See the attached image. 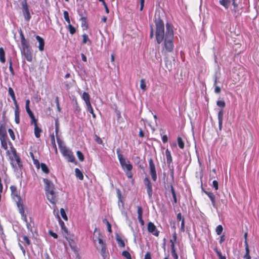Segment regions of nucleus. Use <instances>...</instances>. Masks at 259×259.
Instances as JSON below:
<instances>
[{
    "label": "nucleus",
    "mask_w": 259,
    "mask_h": 259,
    "mask_svg": "<svg viewBox=\"0 0 259 259\" xmlns=\"http://www.w3.org/2000/svg\"><path fill=\"white\" fill-rule=\"evenodd\" d=\"M60 213L62 217L65 220H67V217L65 211L63 208H61L60 209Z\"/></svg>",
    "instance_id": "4c0bfd02"
},
{
    "label": "nucleus",
    "mask_w": 259,
    "mask_h": 259,
    "mask_svg": "<svg viewBox=\"0 0 259 259\" xmlns=\"http://www.w3.org/2000/svg\"><path fill=\"white\" fill-rule=\"evenodd\" d=\"M29 104H30V101L29 100H26V103H25V108L28 109L29 108Z\"/></svg>",
    "instance_id": "052dcab7"
},
{
    "label": "nucleus",
    "mask_w": 259,
    "mask_h": 259,
    "mask_svg": "<svg viewBox=\"0 0 259 259\" xmlns=\"http://www.w3.org/2000/svg\"><path fill=\"white\" fill-rule=\"evenodd\" d=\"M205 193L207 194V195L209 197V198L210 199L212 204L213 206H215V197L214 195L213 194V193L209 192H205Z\"/></svg>",
    "instance_id": "5701e85b"
},
{
    "label": "nucleus",
    "mask_w": 259,
    "mask_h": 259,
    "mask_svg": "<svg viewBox=\"0 0 259 259\" xmlns=\"http://www.w3.org/2000/svg\"><path fill=\"white\" fill-rule=\"evenodd\" d=\"M156 37L157 42L160 44L164 40V46L168 52H171L174 48L173 38L174 33L171 26L167 23L166 31H164V23L162 20L158 19L156 20Z\"/></svg>",
    "instance_id": "f257e3e1"
},
{
    "label": "nucleus",
    "mask_w": 259,
    "mask_h": 259,
    "mask_svg": "<svg viewBox=\"0 0 259 259\" xmlns=\"http://www.w3.org/2000/svg\"><path fill=\"white\" fill-rule=\"evenodd\" d=\"M36 39L39 42L38 48L39 51H42L44 50L45 42L44 39L38 35L36 36Z\"/></svg>",
    "instance_id": "2eb2a0df"
},
{
    "label": "nucleus",
    "mask_w": 259,
    "mask_h": 259,
    "mask_svg": "<svg viewBox=\"0 0 259 259\" xmlns=\"http://www.w3.org/2000/svg\"><path fill=\"white\" fill-rule=\"evenodd\" d=\"M57 142L61 152L63 155L65 157L69 162H73L75 161V157L72 152L64 145L59 138H57Z\"/></svg>",
    "instance_id": "20e7f679"
},
{
    "label": "nucleus",
    "mask_w": 259,
    "mask_h": 259,
    "mask_svg": "<svg viewBox=\"0 0 259 259\" xmlns=\"http://www.w3.org/2000/svg\"><path fill=\"white\" fill-rule=\"evenodd\" d=\"M21 52L28 61L31 62L32 61V55L29 46L22 47Z\"/></svg>",
    "instance_id": "9d476101"
},
{
    "label": "nucleus",
    "mask_w": 259,
    "mask_h": 259,
    "mask_svg": "<svg viewBox=\"0 0 259 259\" xmlns=\"http://www.w3.org/2000/svg\"><path fill=\"white\" fill-rule=\"evenodd\" d=\"M68 28L69 30L70 33L71 34H73L74 33H75L76 31L75 28L71 24L68 25Z\"/></svg>",
    "instance_id": "f704fd0d"
},
{
    "label": "nucleus",
    "mask_w": 259,
    "mask_h": 259,
    "mask_svg": "<svg viewBox=\"0 0 259 259\" xmlns=\"http://www.w3.org/2000/svg\"><path fill=\"white\" fill-rule=\"evenodd\" d=\"M76 154H77V156L78 159H79V160L81 161H83L84 156H83V154L80 151H77L76 152Z\"/></svg>",
    "instance_id": "72a5a7b5"
},
{
    "label": "nucleus",
    "mask_w": 259,
    "mask_h": 259,
    "mask_svg": "<svg viewBox=\"0 0 259 259\" xmlns=\"http://www.w3.org/2000/svg\"><path fill=\"white\" fill-rule=\"evenodd\" d=\"M14 157L15 160L16 161L18 164L19 165V163L20 162V159L18 155H17L15 152H14Z\"/></svg>",
    "instance_id": "49530a36"
},
{
    "label": "nucleus",
    "mask_w": 259,
    "mask_h": 259,
    "mask_svg": "<svg viewBox=\"0 0 259 259\" xmlns=\"http://www.w3.org/2000/svg\"><path fill=\"white\" fill-rule=\"evenodd\" d=\"M8 132L9 133V135H10V137L12 139V140H14L15 139V135H14V133L13 130L12 129H11V128H9L8 130Z\"/></svg>",
    "instance_id": "79ce46f5"
},
{
    "label": "nucleus",
    "mask_w": 259,
    "mask_h": 259,
    "mask_svg": "<svg viewBox=\"0 0 259 259\" xmlns=\"http://www.w3.org/2000/svg\"><path fill=\"white\" fill-rule=\"evenodd\" d=\"M116 241L117 242V243H118V245L119 246H120L121 247H124V246H125L124 242L120 236L116 235Z\"/></svg>",
    "instance_id": "6ab92c4d"
},
{
    "label": "nucleus",
    "mask_w": 259,
    "mask_h": 259,
    "mask_svg": "<svg viewBox=\"0 0 259 259\" xmlns=\"http://www.w3.org/2000/svg\"><path fill=\"white\" fill-rule=\"evenodd\" d=\"M140 88L143 91H145L146 89V84L144 79H142L140 80Z\"/></svg>",
    "instance_id": "7c9ffc66"
},
{
    "label": "nucleus",
    "mask_w": 259,
    "mask_h": 259,
    "mask_svg": "<svg viewBox=\"0 0 259 259\" xmlns=\"http://www.w3.org/2000/svg\"><path fill=\"white\" fill-rule=\"evenodd\" d=\"M0 61L2 63L5 62V52L3 48H0Z\"/></svg>",
    "instance_id": "bb28decb"
},
{
    "label": "nucleus",
    "mask_w": 259,
    "mask_h": 259,
    "mask_svg": "<svg viewBox=\"0 0 259 259\" xmlns=\"http://www.w3.org/2000/svg\"><path fill=\"white\" fill-rule=\"evenodd\" d=\"M149 232L152 233L155 236L158 235V231L157 230L156 228H147Z\"/></svg>",
    "instance_id": "a878e982"
},
{
    "label": "nucleus",
    "mask_w": 259,
    "mask_h": 259,
    "mask_svg": "<svg viewBox=\"0 0 259 259\" xmlns=\"http://www.w3.org/2000/svg\"><path fill=\"white\" fill-rule=\"evenodd\" d=\"M75 176L79 180H82L83 179V176L81 171L78 168H75Z\"/></svg>",
    "instance_id": "b1692460"
},
{
    "label": "nucleus",
    "mask_w": 259,
    "mask_h": 259,
    "mask_svg": "<svg viewBox=\"0 0 259 259\" xmlns=\"http://www.w3.org/2000/svg\"><path fill=\"white\" fill-rule=\"evenodd\" d=\"M26 112L29 115L30 118L31 120V123H32L33 122L37 121V119L35 118L34 115L31 110H30V108L28 109H26Z\"/></svg>",
    "instance_id": "a211bd4d"
},
{
    "label": "nucleus",
    "mask_w": 259,
    "mask_h": 259,
    "mask_svg": "<svg viewBox=\"0 0 259 259\" xmlns=\"http://www.w3.org/2000/svg\"><path fill=\"white\" fill-rule=\"evenodd\" d=\"M21 5L25 19L28 21L30 19L31 16L29 11L28 6L27 5L26 0H23V1L21 2Z\"/></svg>",
    "instance_id": "0eeeda50"
},
{
    "label": "nucleus",
    "mask_w": 259,
    "mask_h": 259,
    "mask_svg": "<svg viewBox=\"0 0 259 259\" xmlns=\"http://www.w3.org/2000/svg\"><path fill=\"white\" fill-rule=\"evenodd\" d=\"M93 240L95 242H96V241L98 242L99 245L97 246V247L99 249H100L102 255L104 258H105L106 254V245L104 242L103 240L102 235L101 234L99 230L97 228H96L94 232Z\"/></svg>",
    "instance_id": "7ed1b4c3"
},
{
    "label": "nucleus",
    "mask_w": 259,
    "mask_h": 259,
    "mask_svg": "<svg viewBox=\"0 0 259 259\" xmlns=\"http://www.w3.org/2000/svg\"><path fill=\"white\" fill-rule=\"evenodd\" d=\"M44 183L45 184V191L46 192L50 191V190H55L54 184L48 179H44Z\"/></svg>",
    "instance_id": "f8f14e48"
},
{
    "label": "nucleus",
    "mask_w": 259,
    "mask_h": 259,
    "mask_svg": "<svg viewBox=\"0 0 259 259\" xmlns=\"http://www.w3.org/2000/svg\"><path fill=\"white\" fill-rule=\"evenodd\" d=\"M149 168L150 174L152 177V179L153 181H155L157 179V175L155 169V164L153 162L152 159L150 158L149 160Z\"/></svg>",
    "instance_id": "1a4fd4ad"
},
{
    "label": "nucleus",
    "mask_w": 259,
    "mask_h": 259,
    "mask_svg": "<svg viewBox=\"0 0 259 259\" xmlns=\"http://www.w3.org/2000/svg\"><path fill=\"white\" fill-rule=\"evenodd\" d=\"M81 21L82 22V27H83L84 28L87 29L88 28V26L86 24L85 19L84 18L82 17V18H81Z\"/></svg>",
    "instance_id": "a18cd8bd"
},
{
    "label": "nucleus",
    "mask_w": 259,
    "mask_h": 259,
    "mask_svg": "<svg viewBox=\"0 0 259 259\" xmlns=\"http://www.w3.org/2000/svg\"><path fill=\"white\" fill-rule=\"evenodd\" d=\"M122 255L126 259H132L130 253L127 251H124L122 252Z\"/></svg>",
    "instance_id": "c9c22d12"
},
{
    "label": "nucleus",
    "mask_w": 259,
    "mask_h": 259,
    "mask_svg": "<svg viewBox=\"0 0 259 259\" xmlns=\"http://www.w3.org/2000/svg\"><path fill=\"white\" fill-rule=\"evenodd\" d=\"M144 184H145V186H146L148 196L150 197H151L152 195V185H151V182L150 181V180L148 178H145Z\"/></svg>",
    "instance_id": "9b49d317"
},
{
    "label": "nucleus",
    "mask_w": 259,
    "mask_h": 259,
    "mask_svg": "<svg viewBox=\"0 0 259 259\" xmlns=\"http://www.w3.org/2000/svg\"><path fill=\"white\" fill-rule=\"evenodd\" d=\"M62 234L64 237H65L66 239L68 240L70 247L74 251H76V246L75 243L72 239L70 238L69 237L67 236V231L66 228H62Z\"/></svg>",
    "instance_id": "423d86ee"
},
{
    "label": "nucleus",
    "mask_w": 259,
    "mask_h": 259,
    "mask_svg": "<svg viewBox=\"0 0 259 259\" xmlns=\"http://www.w3.org/2000/svg\"><path fill=\"white\" fill-rule=\"evenodd\" d=\"M137 213H138V219L140 223V225L144 226V221L142 220L143 209H142V208L141 207V206H138Z\"/></svg>",
    "instance_id": "ddd939ff"
},
{
    "label": "nucleus",
    "mask_w": 259,
    "mask_h": 259,
    "mask_svg": "<svg viewBox=\"0 0 259 259\" xmlns=\"http://www.w3.org/2000/svg\"><path fill=\"white\" fill-rule=\"evenodd\" d=\"M223 114H224L223 110L221 109L219 112V113H218V120H219V121H223Z\"/></svg>",
    "instance_id": "473e14b6"
},
{
    "label": "nucleus",
    "mask_w": 259,
    "mask_h": 259,
    "mask_svg": "<svg viewBox=\"0 0 259 259\" xmlns=\"http://www.w3.org/2000/svg\"><path fill=\"white\" fill-rule=\"evenodd\" d=\"M88 110L92 114L93 117L95 118H96V115L94 113L93 108L92 107V105H90L88 106H87Z\"/></svg>",
    "instance_id": "e433bc0d"
},
{
    "label": "nucleus",
    "mask_w": 259,
    "mask_h": 259,
    "mask_svg": "<svg viewBox=\"0 0 259 259\" xmlns=\"http://www.w3.org/2000/svg\"><path fill=\"white\" fill-rule=\"evenodd\" d=\"M231 3V0H220V4L225 8L228 9Z\"/></svg>",
    "instance_id": "412c9836"
},
{
    "label": "nucleus",
    "mask_w": 259,
    "mask_h": 259,
    "mask_svg": "<svg viewBox=\"0 0 259 259\" xmlns=\"http://www.w3.org/2000/svg\"><path fill=\"white\" fill-rule=\"evenodd\" d=\"M144 0H140V11H142L144 7Z\"/></svg>",
    "instance_id": "0e129e2a"
},
{
    "label": "nucleus",
    "mask_w": 259,
    "mask_h": 259,
    "mask_svg": "<svg viewBox=\"0 0 259 259\" xmlns=\"http://www.w3.org/2000/svg\"><path fill=\"white\" fill-rule=\"evenodd\" d=\"M2 147L5 150L8 149L7 141L1 142Z\"/></svg>",
    "instance_id": "09e8293b"
},
{
    "label": "nucleus",
    "mask_w": 259,
    "mask_h": 259,
    "mask_svg": "<svg viewBox=\"0 0 259 259\" xmlns=\"http://www.w3.org/2000/svg\"><path fill=\"white\" fill-rule=\"evenodd\" d=\"M223 231V228H217L216 232L218 235H220Z\"/></svg>",
    "instance_id": "13d9d810"
},
{
    "label": "nucleus",
    "mask_w": 259,
    "mask_h": 259,
    "mask_svg": "<svg viewBox=\"0 0 259 259\" xmlns=\"http://www.w3.org/2000/svg\"><path fill=\"white\" fill-rule=\"evenodd\" d=\"M214 250H215V252L217 253V255H218V256H219V258H220L221 256H223L222 255L221 252L220 251H219L217 248H215Z\"/></svg>",
    "instance_id": "e2e57ef3"
},
{
    "label": "nucleus",
    "mask_w": 259,
    "mask_h": 259,
    "mask_svg": "<svg viewBox=\"0 0 259 259\" xmlns=\"http://www.w3.org/2000/svg\"><path fill=\"white\" fill-rule=\"evenodd\" d=\"M178 144L179 147L181 149H183L184 148V143L181 137H178L177 139Z\"/></svg>",
    "instance_id": "c85d7f7f"
},
{
    "label": "nucleus",
    "mask_w": 259,
    "mask_h": 259,
    "mask_svg": "<svg viewBox=\"0 0 259 259\" xmlns=\"http://www.w3.org/2000/svg\"><path fill=\"white\" fill-rule=\"evenodd\" d=\"M56 104H57L58 109L60 111V106H59L58 97H57L56 98Z\"/></svg>",
    "instance_id": "69168bd1"
},
{
    "label": "nucleus",
    "mask_w": 259,
    "mask_h": 259,
    "mask_svg": "<svg viewBox=\"0 0 259 259\" xmlns=\"http://www.w3.org/2000/svg\"><path fill=\"white\" fill-rule=\"evenodd\" d=\"M58 131H59V124L57 122V121H56V134L57 139L58 138L57 137V134H58Z\"/></svg>",
    "instance_id": "bf43d9fd"
},
{
    "label": "nucleus",
    "mask_w": 259,
    "mask_h": 259,
    "mask_svg": "<svg viewBox=\"0 0 259 259\" xmlns=\"http://www.w3.org/2000/svg\"><path fill=\"white\" fill-rule=\"evenodd\" d=\"M10 190L11 191V195L17 203L20 213L21 214L24 220L26 221L27 223L26 225L27 227H31L32 226H33L34 223L31 222L30 218H29L30 222L29 223H27L26 217L24 215V209L23 205V202L19 195V193L17 191V188L15 186H11L10 187Z\"/></svg>",
    "instance_id": "f03ea898"
},
{
    "label": "nucleus",
    "mask_w": 259,
    "mask_h": 259,
    "mask_svg": "<svg viewBox=\"0 0 259 259\" xmlns=\"http://www.w3.org/2000/svg\"><path fill=\"white\" fill-rule=\"evenodd\" d=\"M63 14H64V17L65 19V20L69 19V14H68V13L67 11H64L63 12Z\"/></svg>",
    "instance_id": "864d4df0"
},
{
    "label": "nucleus",
    "mask_w": 259,
    "mask_h": 259,
    "mask_svg": "<svg viewBox=\"0 0 259 259\" xmlns=\"http://www.w3.org/2000/svg\"><path fill=\"white\" fill-rule=\"evenodd\" d=\"M23 238L27 245H29L30 244V240L27 236H24Z\"/></svg>",
    "instance_id": "3c124183"
},
{
    "label": "nucleus",
    "mask_w": 259,
    "mask_h": 259,
    "mask_svg": "<svg viewBox=\"0 0 259 259\" xmlns=\"http://www.w3.org/2000/svg\"><path fill=\"white\" fill-rule=\"evenodd\" d=\"M9 69L11 72V73L13 75L14 74V70L12 67V63L11 59H10L9 61Z\"/></svg>",
    "instance_id": "de8ad7c7"
},
{
    "label": "nucleus",
    "mask_w": 259,
    "mask_h": 259,
    "mask_svg": "<svg viewBox=\"0 0 259 259\" xmlns=\"http://www.w3.org/2000/svg\"><path fill=\"white\" fill-rule=\"evenodd\" d=\"M217 104L218 106L224 108L225 106V102L223 100H219L217 102Z\"/></svg>",
    "instance_id": "58836bf2"
},
{
    "label": "nucleus",
    "mask_w": 259,
    "mask_h": 259,
    "mask_svg": "<svg viewBox=\"0 0 259 259\" xmlns=\"http://www.w3.org/2000/svg\"><path fill=\"white\" fill-rule=\"evenodd\" d=\"M9 94L11 96V98L13 99V98H15V95L13 89L11 87L9 88Z\"/></svg>",
    "instance_id": "ea45409f"
},
{
    "label": "nucleus",
    "mask_w": 259,
    "mask_h": 259,
    "mask_svg": "<svg viewBox=\"0 0 259 259\" xmlns=\"http://www.w3.org/2000/svg\"><path fill=\"white\" fill-rule=\"evenodd\" d=\"M177 220L179 221H181V227H184V225H185V223H184V218H182V215H181V213H179L178 214H177Z\"/></svg>",
    "instance_id": "c756f323"
},
{
    "label": "nucleus",
    "mask_w": 259,
    "mask_h": 259,
    "mask_svg": "<svg viewBox=\"0 0 259 259\" xmlns=\"http://www.w3.org/2000/svg\"><path fill=\"white\" fill-rule=\"evenodd\" d=\"M162 141L164 143H166L167 142V140H168V138H167V137L166 136V135H164L162 137Z\"/></svg>",
    "instance_id": "338daca9"
},
{
    "label": "nucleus",
    "mask_w": 259,
    "mask_h": 259,
    "mask_svg": "<svg viewBox=\"0 0 259 259\" xmlns=\"http://www.w3.org/2000/svg\"><path fill=\"white\" fill-rule=\"evenodd\" d=\"M117 154L120 163L123 169H126L127 171H131L133 168L132 165L130 163H126L125 159L123 157L120 148L116 150Z\"/></svg>",
    "instance_id": "39448f33"
},
{
    "label": "nucleus",
    "mask_w": 259,
    "mask_h": 259,
    "mask_svg": "<svg viewBox=\"0 0 259 259\" xmlns=\"http://www.w3.org/2000/svg\"><path fill=\"white\" fill-rule=\"evenodd\" d=\"M51 143L53 144L54 147L57 149L56 145L55 144V137L54 135H52L51 137Z\"/></svg>",
    "instance_id": "8fccbe9b"
},
{
    "label": "nucleus",
    "mask_w": 259,
    "mask_h": 259,
    "mask_svg": "<svg viewBox=\"0 0 259 259\" xmlns=\"http://www.w3.org/2000/svg\"><path fill=\"white\" fill-rule=\"evenodd\" d=\"M170 242L171 243V255L175 259H178V255L176 253V250H175L174 243L172 240H170Z\"/></svg>",
    "instance_id": "f3484780"
},
{
    "label": "nucleus",
    "mask_w": 259,
    "mask_h": 259,
    "mask_svg": "<svg viewBox=\"0 0 259 259\" xmlns=\"http://www.w3.org/2000/svg\"><path fill=\"white\" fill-rule=\"evenodd\" d=\"M20 37H21V42L22 46V47H27L29 46L28 42L25 39L23 34L22 32H20Z\"/></svg>",
    "instance_id": "aec40b11"
},
{
    "label": "nucleus",
    "mask_w": 259,
    "mask_h": 259,
    "mask_svg": "<svg viewBox=\"0 0 259 259\" xmlns=\"http://www.w3.org/2000/svg\"><path fill=\"white\" fill-rule=\"evenodd\" d=\"M48 200L52 204H55L57 199L55 190H50L46 192Z\"/></svg>",
    "instance_id": "6e6552de"
},
{
    "label": "nucleus",
    "mask_w": 259,
    "mask_h": 259,
    "mask_svg": "<svg viewBox=\"0 0 259 259\" xmlns=\"http://www.w3.org/2000/svg\"><path fill=\"white\" fill-rule=\"evenodd\" d=\"M245 246L246 253L244 255V258L245 259H250L251 257L249 255V247H248V245L246 241L245 242Z\"/></svg>",
    "instance_id": "4be33fe9"
},
{
    "label": "nucleus",
    "mask_w": 259,
    "mask_h": 259,
    "mask_svg": "<svg viewBox=\"0 0 259 259\" xmlns=\"http://www.w3.org/2000/svg\"><path fill=\"white\" fill-rule=\"evenodd\" d=\"M1 142L7 141V136L6 131H1Z\"/></svg>",
    "instance_id": "cd10ccee"
},
{
    "label": "nucleus",
    "mask_w": 259,
    "mask_h": 259,
    "mask_svg": "<svg viewBox=\"0 0 259 259\" xmlns=\"http://www.w3.org/2000/svg\"><path fill=\"white\" fill-rule=\"evenodd\" d=\"M81 56L82 61L84 62H86L87 58H86L85 56L83 54H81Z\"/></svg>",
    "instance_id": "774afa93"
},
{
    "label": "nucleus",
    "mask_w": 259,
    "mask_h": 259,
    "mask_svg": "<svg viewBox=\"0 0 259 259\" xmlns=\"http://www.w3.org/2000/svg\"><path fill=\"white\" fill-rule=\"evenodd\" d=\"M232 5L234 7V9L232 10L234 12H236L237 11L238 8V4L235 2V0H232Z\"/></svg>",
    "instance_id": "37998d69"
},
{
    "label": "nucleus",
    "mask_w": 259,
    "mask_h": 259,
    "mask_svg": "<svg viewBox=\"0 0 259 259\" xmlns=\"http://www.w3.org/2000/svg\"><path fill=\"white\" fill-rule=\"evenodd\" d=\"M41 170L46 174L49 173V169L48 168L47 166L45 164H44V163L41 164Z\"/></svg>",
    "instance_id": "2f4dec72"
},
{
    "label": "nucleus",
    "mask_w": 259,
    "mask_h": 259,
    "mask_svg": "<svg viewBox=\"0 0 259 259\" xmlns=\"http://www.w3.org/2000/svg\"><path fill=\"white\" fill-rule=\"evenodd\" d=\"M32 123L34 124V134L36 138H39L40 137V134L41 132V130L38 127L37 121L33 122Z\"/></svg>",
    "instance_id": "dca6fc26"
},
{
    "label": "nucleus",
    "mask_w": 259,
    "mask_h": 259,
    "mask_svg": "<svg viewBox=\"0 0 259 259\" xmlns=\"http://www.w3.org/2000/svg\"><path fill=\"white\" fill-rule=\"evenodd\" d=\"M212 185L214 187L215 189L217 190L218 189V183L217 181L214 180L212 182Z\"/></svg>",
    "instance_id": "603ef678"
},
{
    "label": "nucleus",
    "mask_w": 259,
    "mask_h": 259,
    "mask_svg": "<svg viewBox=\"0 0 259 259\" xmlns=\"http://www.w3.org/2000/svg\"><path fill=\"white\" fill-rule=\"evenodd\" d=\"M82 98L84 101L87 107L91 105L90 102V97L88 93L83 92L82 95Z\"/></svg>",
    "instance_id": "4468645a"
},
{
    "label": "nucleus",
    "mask_w": 259,
    "mask_h": 259,
    "mask_svg": "<svg viewBox=\"0 0 259 259\" xmlns=\"http://www.w3.org/2000/svg\"><path fill=\"white\" fill-rule=\"evenodd\" d=\"M165 155L166 157L167 162V163L170 164L172 161V157L170 152L168 149L166 150Z\"/></svg>",
    "instance_id": "393cba45"
},
{
    "label": "nucleus",
    "mask_w": 259,
    "mask_h": 259,
    "mask_svg": "<svg viewBox=\"0 0 259 259\" xmlns=\"http://www.w3.org/2000/svg\"><path fill=\"white\" fill-rule=\"evenodd\" d=\"M15 121L16 123L18 124L20 122L19 113H15Z\"/></svg>",
    "instance_id": "c03bdc74"
},
{
    "label": "nucleus",
    "mask_w": 259,
    "mask_h": 259,
    "mask_svg": "<svg viewBox=\"0 0 259 259\" xmlns=\"http://www.w3.org/2000/svg\"><path fill=\"white\" fill-rule=\"evenodd\" d=\"M144 259H151V255L150 253L147 252L145 255Z\"/></svg>",
    "instance_id": "4d7b16f0"
},
{
    "label": "nucleus",
    "mask_w": 259,
    "mask_h": 259,
    "mask_svg": "<svg viewBox=\"0 0 259 259\" xmlns=\"http://www.w3.org/2000/svg\"><path fill=\"white\" fill-rule=\"evenodd\" d=\"M82 37H83V41H82L83 43L86 44L87 42V41H89V42L90 41V39L88 38V35L86 34H83Z\"/></svg>",
    "instance_id": "a19ab883"
},
{
    "label": "nucleus",
    "mask_w": 259,
    "mask_h": 259,
    "mask_svg": "<svg viewBox=\"0 0 259 259\" xmlns=\"http://www.w3.org/2000/svg\"><path fill=\"white\" fill-rule=\"evenodd\" d=\"M49 233L50 234V235H51L53 237H54V238H57L58 236L57 235L56 233H54L52 231H49Z\"/></svg>",
    "instance_id": "6e6d98bb"
},
{
    "label": "nucleus",
    "mask_w": 259,
    "mask_h": 259,
    "mask_svg": "<svg viewBox=\"0 0 259 259\" xmlns=\"http://www.w3.org/2000/svg\"><path fill=\"white\" fill-rule=\"evenodd\" d=\"M95 141L98 144H101L102 143V140H101V139L97 136H96Z\"/></svg>",
    "instance_id": "5fc2aeb1"
},
{
    "label": "nucleus",
    "mask_w": 259,
    "mask_h": 259,
    "mask_svg": "<svg viewBox=\"0 0 259 259\" xmlns=\"http://www.w3.org/2000/svg\"><path fill=\"white\" fill-rule=\"evenodd\" d=\"M214 91L216 93H220L221 92V89L218 86L215 85Z\"/></svg>",
    "instance_id": "680f3d73"
}]
</instances>
